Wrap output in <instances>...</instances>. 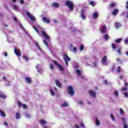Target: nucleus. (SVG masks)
Wrapping results in <instances>:
<instances>
[{"mask_svg": "<svg viewBox=\"0 0 128 128\" xmlns=\"http://www.w3.org/2000/svg\"><path fill=\"white\" fill-rule=\"evenodd\" d=\"M65 4L66 6H68L70 10V12L74 10V3L72 1H66V2H65Z\"/></svg>", "mask_w": 128, "mask_h": 128, "instance_id": "obj_1", "label": "nucleus"}, {"mask_svg": "<svg viewBox=\"0 0 128 128\" xmlns=\"http://www.w3.org/2000/svg\"><path fill=\"white\" fill-rule=\"evenodd\" d=\"M67 92L70 96H74V88L72 86H68L67 88Z\"/></svg>", "mask_w": 128, "mask_h": 128, "instance_id": "obj_2", "label": "nucleus"}, {"mask_svg": "<svg viewBox=\"0 0 128 128\" xmlns=\"http://www.w3.org/2000/svg\"><path fill=\"white\" fill-rule=\"evenodd\" d=\"M63 59L66 62V66H68V61L70 62V58L68 57V54H65L63 56Z\"/></svg>", "mask_w": 128, "mask_h": 128, "instance_id": "obj_3", "label": "nucleus"}, {"mask_svg": "<svg viewBox=\"0 0 128 128\" xmlns=\"http://www.w3.org/2000/svg\"><path fill=\"white\" fill-rule=\"evenodd\" d=\"M52 62H54L55 66H56L59 68L60 72H64V67H62V66L58 64V62L53 60Z\"/></svg>", "mask_w": 128, "mask_h": 128, "instance_id": "obj_4", "label": "nucleus"}, {"mask_svg": "<svg viewBox=\"0 0 128 128\" xmlns=\"http://www.w3.org/2000/svg\"><path fill=\"white\" fill-rule=\"evenodd\" d=\"M41 34L44 38H45V40H50V36L48 35V34H46V32H44V30H42Z\"/></svg>", "mask_w": 128, "mask_h": 128, "instance_id": "obj_5", "label": "nucleus"}, {"mask_svg": "<svg viewBox=\"0 0 128 128\" xmlns=\"http://www.w3.org/2000/svg\"><path fill=\"white\" fill-rule=\"evenodd\" d=\"M26 14L32 22H36V17L32 15H30V13L28 12H26Z\"/></svg>", "mask_w": 128, "mask_h": 128, "instance_id": "obj_6", "label": "nucleus"}, {"mask_svg": "<svg viewBox=\"0 0 128 128\" xmlns=\"http://www.w3.org/2000/svg\"><path fill=\"white\" fill-rule=\"evenodd\" d=\"M121 119L122 120V122L124 124V128H128V124H126V118L122 117Z\"/></svg>", "mask_w": 128, "mask_h": 128, "instance_id": "obj_7", "label": "nucleus"}, {"mask_svg": "<svg viewBox=\"0 0 128 128\" xmlns=\"http://www.w3.org/2000/svg\"><path fill=\"white\" fill-rule=\"evenodd\" d=\"M42 20H43L44 22H46V24L50 23V20L46 18V17H44V16L42 17Z\"/></svg>", "mask_w": 128, "mask_h": 128, "instance_id": "obj_8", "label": "nucleus"}, {"mask_svg": "<svg viewBox=\"0 0 128 128\" xmlns=\"http://www.w3.org/2000/svg\"><path fill=\"white\" fill-rule=\"evenodd\" d=\"M14 53L17 56H20V58L22 56V54L20 53V50H18L16 49H14Z\"/></svg>", "mask_w": 128, "mask_h": 128, "instance_id": "obj_9", "label": "nucleus"}, {"mask_svg": "<svg viewBox=\"0 0 128 128\" xmlns=\"http://www.w3.org/2000/svg\"><path fill=\"white\" fill-rule=\"evenodd\" d=\"M89 94H90L91 96H92V98H96V94L94 92V91L90 90L89 91Z\"/></svg>", "mask_w": 128, "mask_h": 128, "instance_id": "obj_10", "label": "nucleus"}, {"mask_svg": "<svg viewBox=\"0 0 128 128\" xmlns=\"http://www.w3.org/2000/svg\"><path fill=\"white\" fill-rule=\"evenodd\" d=\"M55 84L57 86H58V88H62V83H60V82L58 80H56L55 81Z\"/></svg>", "mask_w": 128, "mask_h": 128, "instance_id": "obj_11", "label": "nucleus"}, {"mask_svg": "<svg viewBox=\"0 0 128 128\" xmlns=\"http://www.w3.org/2000/svg\"><path fill=\"white\" fill-rule=\"evenodd\" d=\"M100 31L102 34H106V26H102Z\"/></svg>", "mask_w": 128, "mask_h": 128, "instance_id": "obj_12", "label": "nucleus"}, {"mask_svg": "<svg viewBox=\"0 0 128 128\" xmlns=\"http://www.w3.org/2000/svg\"><path fill=\"white\" fill-rule=\"evenodd\" d=\"M81 17L82 20H86V16L84 15V10H81Z\"/></svg>", "mask_w": 128, "mask_h": 128, "instance_id": "obj_13", "label": "nucleus"}, {"mask_svg": "<svg viewBox=\"0 0 128 128\" xmlns=\"http://www.w3.org/2000/svg\"><path fill=\"white\" fill-rule=\"evenodd\" d=\"M118 14V9L116 8L114 9L112 12V16H116Z\"/></svg>", "mask_w": 128, "mask_h": 128, "instance_id": "obj_14", "label": "nucleus"}, {"mask_svg": "<svg viewBox=\"0 0 128 128\" xmlns=\"http://www.w3.org/2000/svg\"><path fill=\"white\" fill-rule=\"evenodd\" d=\"M107 60V58L106 56H104L102 60H101V62L102 64H104Z\"/></svg>", "mask_w": 128, "mask_h": 128, "instance_id": "obj_15", "label": "nucleus"}, {"mask_svg": "<svg viewBox=\"0 0 128 128\" xmlns=\"http://www.w3.org/2000/svg\"><path fill=\"white\" fill-rule=\"evenodd\" d=\"M25 80L26 82H27L28 84H32V79H30V76L26 77Z\"/></svg>", "mask_w": 128, "mask_h": 128, "instance_id": "obj_16", "label": "nucleus"}, {"mask_svg": "<svg viewBox=\"0 0 128 128\" xmlns=\"http://www.w3.org/2000/svg\"><path fill=\"white\" fill-rule=\"evenodd\" d=\"M96 124L98 126H100V122L98 119V116H96Z\"/></svg>", "mask_w": 128, "mask_h": 128, "instance_id": "obj_17", "label": "nucleus"}, {"mask_svg": "<svg viewBox=\"0 0 128 128\" xmlns=\"http://www.w3.org/2000/svg\"><path fill=\"white\" fill-rule=\"evenodd\" d=\"M61 108H68V104L67 102H64L60 105Z\"/></svg>", "mask_w": 128, "mask_h": 128, "instance_id": "obj_18", "label": "nucleus"}, {"mask_svg": "<svg viewBox=\"0 0 128 128\" xmlns=\"http://www.w3.org/2000/svg\"><path fill=\"white\" fill-rule=\"evenodd\" d=\"M52 6H54V8H60V4L58 2L52 3Z\"/></svg>", "mask_w": 128, "mask_h": 128, "instance_id": "obj_19", "label": "nucleus"}, {"mask_svg": "<svg viewBox=\"0 0 128 128\" xmlns=\"http://www.w3.org/2000/svg\"><path fill=\"white\" fill-rule=\"evenodd\" d=\"M122 68L120 66H118L116 70V72H118V74H120L122 72V70H121Z\"/></svg>", "mask_w": 128, "mask_h": 128, "instance_id": "obj_20", "label": "nucleus"}, {"mask_svg": "<svg viewBox=\"0 0 128 128\" xmlns=\"http://www.w3.org/2000/svg\"><path fill=\"white\" fill-rule=\"evenodd\" d=\"M116 6V2H113L110 4V8H114Z\"/></svg>", "mask_w": 128, "mask_h": 128, "instance_id": "obj_21", "label": "nucleus"}, {"mask_svg": "<svg viewBox=\"0 0 128 128\" xmlns=\"http://www.w3.org/2000/svg\"><path fill=\"white\" fill-rule=\"evenodd\" d=\"M0 114L2 116H3V118H6V113H4V111L2 110H0Z\"/></svg>", "mask_w": 128, "mask_h": 128, "instance_id": "obj_22", "label": "nucleus"}, {"mask_svg": "<svg viewBox=\"0 0 128 128\" xmlns=\"http://www.w3.org/2000/svg\"><path fill=\"white\" fill-rule=\"evenodd\" d=\"M122 48L119 47L117 50L118 52V54H119L120 56H122Z\"/></svg>", "mask_w": 128, "mask_h": 128, "instance_id": "obj_23", "label": "nucleus"}, {"mask_svg": "<svg viewBox=\"0 0 128 128\" xmlns=\"http://www.w3.org/2000/svg\"><path fill=\"white\" fill-rule=\"evenodd\" d=\"M98 12L93 13V18H98Z\"/></svg>", "mask_w": 128, "mask_h": 128, "instance_id": "obj_24", "label": "nucleus"}, {"mask_svg": "<svg viewBox=\"0 0 128 128\" xmlns=\"http://www.w3.org/2000/svg\"><path fill=\"white\" fill-rule=\"evenodd\" d=\"M76 72L78 76H82V72H80V70L78 69L76 70Z\"/></svg>", "mask_w": 128, "mask_h": 128, "instance_id": "obj_25", "label": "nucleus"}, {"mask_svg": "<svg viewBox=\"0 0 128 128\" xmlns=\"http://www.w3.org/2000/svg\"><path fill=\"white\" fill-rule=\"evenodd\" d=\"M6 98V95L2 94V93H0V98H3L4 100Z\"/></svg>", "mask_w": 128, "mask_h": 128, "instance_id": "obj_26", "label": "nucleus"}, {"mask_svg": "<svg viewBox=\"0 0 128 128\" xmlns=\"http://www.w3.org/2000/svg\"><path fill=\"white\" fill-rule=\"evenodd\" d=\"M16 120H18V119L20 118V113H18V112H16Z\"/></svg>", "mask_w": 128, "mask_h": 128, "instance_id": "obj_27", "label": "nucleus"}, {"mask_svg": "<svg viewBox=\"0 0 128 128\" xmlns=\"http://www.w3.org/2000/svg\"><path fill=\"white\" fill-rule=\"evenodd\" d=\"M115 28L118 29L120 28V23L118 22H116L115 23Z\"/></svg>", "mask_w": 128, "mask_h": 128, "instance_id": "obj_28", "label": "nucleus"}, {"mask_svg": "<svg viewBox=\"0 0 128 128\" xmlns=\"http://www.w3.org/2000/svg\"><path fill=\"white\" fill-rule=\"evenodd\" d=\"M122 39L118 38V39L115 40V42H116V44H120V42H122Z\"/></svg>", "mask_w": 128, "mask_h": 128, "instance_id": "obj_29", "label": "nucleus"}, {"mask_svg": "<svg viewBox=\"0 0 128 128\" xmlns=\"http://www.w3.org/2000/svg\"><path fill=\"white\" fill-rule=\"evenodd\" d=\"M84 50V46L83 44H82L80 47V52H82Z\"/></svg>", "mask_w": 128, "mask_h": 128, "instance_id": "obj_30", "label": "nucleus"}, {"mask_svg": "<svg viewBox=\"0 0 128 128\" xmlns=\"http://www.w3.org/2000/svg\"><path fill=\"white\" fill-rule=\"evenodd\" d=\"M40 122L42 124L43 126H44V124H46V122L44 121V120H40Z\"/></svg>", "mask_w": 128, "mask_h": 128, "instance_id": "obj_31", "label": "nucleus"}, {"mask_svg": "<svg viewBox=\"0 0 128 128\" xmlns=\"http://www.w3.org/2000/svg\"><path fill=\"white\" fill-rule=\"evenodd\" d=\"M104 38L106 40H108L110 38V37L108 36V34L104 35Z\"/></svg>", "mask_w": 128, "mask_h": 128, "instance_id": "obj_32", "label": "nucleus"}, {"mask_svg": "<svg viewBox=\"0 0 128 128\" xmlns=\"http://www.w3.org/2000/svg\"><path fill=\"white\" fill-rule=\"evenodd\" d=\"M22 102H20V101L19 100H18V108H20L21 106H22Z\"/></svg>", "mask_w": 128, "mask_h": 128, "instance_id": "obj_33", "label": "nucleus"}, {"mask_svg": "<svg viewBox=\"0 0 128 128\" xmlns=\"http://www.w3.org/2000/svg\"><path fill=\"white\" fill-rule=\"evenodd\" d=\"M50 94L52 96H54V94H55L54 91V90H52V89H50Z\"/></svg>", "mask_w": 128, "mask_h": 128, "instance_id": "obj_34", "label": "nucleus"}, {"mask_svg": "<svg viewBox=\"0 0 128 128\" xmlns=\"http://www.w3.org/2000/svg\"><path fill=\"white\" fill-rule=\"evenodd\" d=\"M110 118L113 122H114V120H116V118H114V115L112 114H110Z\"/></svg>", "mask_w": 128, "mask_h": 128, "instance_id": "obj_35", "label": "nucleus"}, {"mask_svg": "<svg viewBox=\"0 0 128 128\" xmlns=\"http://www.w3.org/2000/svg\"><path fill=\"white\" fill-rule=\"evenodd\" d=\"M92 64L93 65L94 68H96V66H98V64L96 62H93Z\"/></svg>", "mask_w": 128, "mask_h": 128, "instance_id": "obj_36", "label": "nucleus"}, {"mask_svg": "<svg viewBox=\"0 0 128 128\" xmlns=\"http://www.w3.org/2000/svg\"><path fill=\"white\" fill-rule=\"evenodd\" d=\"M112 48L113 50H115L116 48V46H114V44H112Z\"/></svg>", "mask_w": 128, "mask_h": 128, "instance_id": "obj_37", "label": "nucleus"}, {"mask_svg": "<svg viewBox=\"0 0 128 128\" xmlns=\"http://www.w3.org/2000/svg\"><path fill=\"white\" fill-rule=\"evenodd\" d=\"M122 92H126V90H128V88L124 87L122 90Z\"/></svg>", "mask_w": 128, "mask_h": 128, "instance_id": "obj_38", "label": "nucleus"}, {"mask_svg": "<svg viewBox=\"0 0 128 128\" xmlns=\"http://www.w3.org/2000/svg\"><path fill=\"white\" fill-rule=\"evenodd\" d=\"M22 106H23V108L26 110V108H28V106L26 104H22Z\"/></svg>", "mask_w": 128, "mask_h": 128, "instance_id": "obj_39", "label": "nucleus"}, {"mask_svg": "<svg viewBox=\"0 0 128 128\" xmlns=\"http://www.w3.org/2000/svg\"><path fill=\"white\" fill-rule=\"evenodd\" d=\"M22 58H25V60H26V62H28V57L26 56H22Z\"/></svg>", "mask_w": 128, "mask_h": 128, "instance_id": "obj_40", "label": "nucleus"}, {"mask_svg": "<svg viewBox=\"0 0 128 128\" xmlns=\"http://www.w3.org/2000/svg\"><path fill=\"white\" fill-rule=\"evenodd\" d=\"M33 28H34V30H36V32L38 34H40V32H38V28H36L34 26H33Z\"/></svg>", "mask_w": 128, "mask_h": 128, "instance_id": "obj_41", "label": "nucleus"}, {"mask_svg": "<svg viewBox=\"0 0 128 128\" xmlns=\"http://www.w3.org/2000/svg\"><path fill=\"white\" fill-rule=\"evenodd\" d=\"M114 96H118V91H115L114 93Z\"/></svg>", "mask_w": 128, "mask_h": 128, "instance_id": "obj_42", "label": "nucleus"}, {"mask_svg": "<svg viewBox=\"0 0 128 128\" xmlns=\"http://www.w3.org/2000/svg\"><path fill=\"white\" fill-rule=\"evenodd\" d=\"M44 44L46 46H48V42L44 40H43Z\"/></svg>", "mask_w": 128, "mask_h": 128, "instance_id": "obj_43", "label": "nucleus"}, {"mask_svg": "<svg viewBox=\"0 0 128 128\" xmlns=\"http://www.w3.org/2000/svg\"><path fill=\"white\" fill-rule=\"evenodd\" d=\"M50 68L51 70H54V66H53L52 64H50Z\"/></svg>", "mask_w": 128, "mask_h": 128, "instance_id": "obj_44", "label": "nucleus"}, {"mask_svg": "<svg viewBox=\"0 0 128 128\" xmlns=\"http://www.w3.org/2000/svg\"><path fill=\"white\" fill-rule=\"evenodd\" d=\"M26 118H30L32 117V115H30V114H26Z\"/></svg>", "mask_w": 128, "mask_h": 128, "instance_id": "obj_45", "label": "nucleus"}, {"mask_svg": "<svg viewBox=\"0 0 128 128\" xmlns=\"http://www.w3.org/2000/svg\"><path fill=\"white\" fill-rule=\"evenodd\" d=\"M90 4H91V6H94V1H91L90 2Z\"/></svg>", "mask_w": 128, "mask_h": 128, "instance_id": "obj_46", "label": "nucleus"}, {"mask_svg": "<svg viewBox=\"0 0 128 128\" xmlns=\"http://www.w3.org/2000/svg\"><path fill=\"white\" fill-rule=\"evenodd\" d=\"M37 72H39L40 74H42V69H37Z\"/></svg>", "mask_w": 128, "mask_h": 128, "instance_id": "obj_47", "label": "nucleus"}, {"mask_svg": "<svg viewBox=\"0 0 128 128\" xmlns=\"http://www.w3.org/2000/svg\"><path fill=\"white\" fill-rule=\"evenodd\" d=\"M120 114H124V110H122V109L120 108Z\"/></svg>", "mask_w": 128, "mask_h": 128, "instance_id": "obj_48", "label": "nucleus"}, {"mask_svg": "<svg viewBox=\"0 0 128 128\" xmlns=\"http://www.w3.org/2000/svg\"><path fill=\"white\" fill-rule=\"evenodd\" d=\"M20 28H22L23 30H26V29L24 28V26H22V24H20Z\"/></svg>", "mask_w": 128, "mask_h": 128, "instance_id": "obj_49", "label": "nucleus"}, {"mask_svg": "<svg viewBox=\"0 0 128 128\" xmlns=\"http://www.w3.org/2000/svg\"><path fill=\"white\" fill-rule=\"evenodd\" d=\"M124 94L125 98H128V93L124 92Z\"/></svg>", "mask_w": 128, "mask_h": 128, "instance_id": "obj_50", "label": "nucleus"}, {"mask_svg": "<svg viewBox=\"0 0 128 128\" xmlns=\"http://www.w3.org/2000/svg\"><path fill=\"white\" fill-rule=\"evenodd\" d=\"M73 51H74V52H76V48L74 47Z\"/></svg>", "mask_w": 128, "mask_h": 128, "instance_id": "obj_51", "label": "nucleus"}, {"mask_svg": "<svg viewBox=\"0 0 128 128\" xmlns=\"http://www.w3.org/2000/svg\"><path fill=\"white\" fill-rule=\"evenodd\" d=\"M14 10H16L18 8V6L16 5H14Z\"/></svg>", "mask_w": 128, "mask_h": 128, "instance_id": "obj_52", "label": "nucleus"}, {"mask_svg": "<svg viewBox=\"0 0 128 128\" xmlns=\"http://www.w3.org/2000/svg\"><path fill=\"white\" fill-rule=\"evenodd\" d=\"M104 83L106 84H108V80H104Z\"/></svg>", "mask_w": 128, "mask_h": 128, "instance_id": "obj_53", "label": "nucleus"}, {"mask_svg": "<svg viewBox=\"0 0 128 128\" xmlns=\"http://www.w3.org/2000/svg\"><path fill=\"white\" fill-rule=\"evenodd\" d=\"M112 72H114V66H112Z\"/></svg>", "mask_w": 128, "mask_h": 128, "instance_id": "obj_54", "label": "nucleus"}, {"mask_svg": "<svg viewBox=\"0 0 128 128\" xmlns=\"http://www.w3.org/2000/svg\"><path fill=\"white\" fill-rule=\"evenodd\" d=\"M20 3L21 4H23L24 3V0H21L20 1Z\"/></svg>", "mask_w": 128, "mask_h": 128, "instance_id": "obj_55", "label": "nucleus"}, {"mask_svg": "<svg viewBox=\"0 0 128 128\" xmlns=\"http://www.w3.org/2000/svg\"><path fill=\"white\" fill-rule=\"evenodd\" d=\"M14 20L16 22H18V19L16 17H13Z\"/></svg>", "mask_w": 128, "mask_h": 128, "instance_id": "obj_56", "label": "nucleus"}, {"mask_svg": "<svg viewBox=\"0 0 128 128\" xmlns=\"http://www.w3.org/2000/svg\"><path fill=\"white\" fill-rule=\"evenodd\" d=\"M78 104H84V102H82V101H80L78 102Z\"/></svg>", "mask_w": 128, "mask_h": 128, "instance_id": "obj_57", "label": "nucleus"}, {"mask_svg": "<svg viewBox=\"0 0 128 128\" xmlns=\"http://www.w3.org/2000/svg\"><path fill=\"white\" fill-rule=\"evenodd\" d=\"M34 44H36L37 47L40 46H38V42H34Z\"/></svg>", "mask_w": 128, "mask_h": 128, "instance_id": "obj_58", "label": "nucleus"}, {"mask_svg": "<svg viewBox=\"0 0 128 128\" xmlns=\"http://www.w3.org/2000/svg\"><path fill=\"white\" fill-rule=\"evenodd\" d=\"M119 78H120V80H122V75H120L119 76Z\"/></svg>", "mask_w": 128, "mask_h": 128, "instance_id": "obj_59", "label": "nucleus"}, {"mask_svg": "<svg viewBox=\"0 0 128 128\" xmlns=\"http://www.w3.org/2000/svg\"><path fill=\"white\" fill-rule=\"evenodd\" d=\"M3 80H6V76H3Z\"/></svg>", "mask_w": 128, "mask_h": 128, "instance_id": "obj_60", "label": "nucleus"}, {"mask_svg": "<svg viewBox=\"0 0 128 128\" xmlns=\"http://www.w3.org/2000/svg\"><path fill=\"white\" fill-rule=\"evenodd\" d=\"M75 128H80V126H78V124H76Z\"/></svg>", "mask_w": 128, "mask_h": 128, "instance_id": "obj_61", "label": "nucleus"}, {"mask_svg": "<svg viewBox=\"0 0 128 128\" xmlns=\"http://www.w3.org/2000/svg\"><path fill=\"white\" fill-rule=\"evenodd\" d=\"M4 56H8V52H5Z\"/></svg>", "mask_w": 128, "mask_h": 128, "instance_id": "obj_62", "label": "nucleus"}, {"mask_svg": "<svg viewBox=\"0 0 128 128\" xmlns=\"http://www.w3.org/2000/svg\"><path fill=\"white\" fill-rule=\"evenodd\" d=\"M124 84H125L126 86H128V84L126 82H125Z\"/></svg>", "mask_w": 128, "mask_h": 128, "instance_id": "obj_63", "label": "nucleus"}, {"mask_svg": "<svg viewBox=\"0 0 128 128\" xmlns=\"http://www.w3.org/2000/svg\"><path fill=\"white\" fill-rule=\"evenodd\" d=\"M116 60L118 62H120V58H117Z\"/></svg>", "mask_w": 128, "mask_h": 128, "instance_id": "obj_64", "label": "nucleus"}]
</instances>
